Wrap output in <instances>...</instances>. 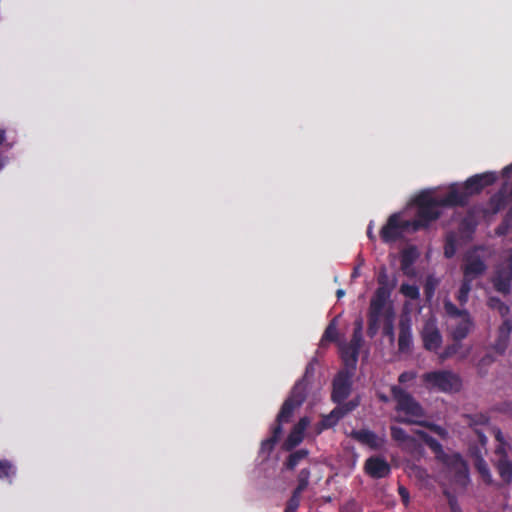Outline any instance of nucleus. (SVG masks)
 Segmentation results:
<instances>
[{"label":"nucleus","mask_w":512,"mask_h":512,"mask_svg":"<svg viewBox=\"0 0 512 512\" xmlns=\"http://www.w3.org/2000/svg\"><path fill=\"white\" fill-rule=\"evenodd\" d=\"M367 236L369 237V239L375 240V236L373 234L372 226L371 225H369V227L367 229Z\"/></svg>","instance_id":"13d9d810"},{"label":"nucleus","mask_w":512,"mask_h":512,"mask_svg":"<svg viewBox=\"0 0 512 512\" xmlns=\"http://www.w3.org/2000/svg\"><path fill=\"white\" fill-rule=\"evenodd\" d=\"M301 493L292 492L291 497L286 503L284 512H296L300 506Z\"/></svg>","instance_id":"58836bf2"},{"label":"nucleus","mask_w":512,"mask_h":512,"mask_svg":"<svg viewBox=\"0 0 512 512\" xmlns=\"http://www.w3.org/2000/svg\"><path fill=\"white\" fill-rule=\"evenodd\" d=\"M444 309H445V312L449 316H452V317H464V316H468V314H469L468 311L460 310L459 308H457V306L449 300H446L444 302Z\"/></svg>","instance_id":"4c0bfd02"},{"label":"nucleus","mask_w":512,"mask_h":512,"mask_svg":"<svg viewBox=\"0 0 512 512\" xmlns=\"http://www.w3.org/2000/svg\"><path fill=\"white\" fill-rule=\"evenodd\" d=\"M391 437L394 441L397 442H406L410 439L409 435L406 433V431L398 426H391L390 427Z\"/></svg>","instance_id":"a19ab883"},{"label":"nucleus","mask_w":512,"mask_h":512,"mask_svg":"<svg viewBox=\"0 0 512 512\" xmlns=\"http://www.w3.org/2000/svg\"><path fill=\"white\" fill-rule=\"evenodd\" d=\"M512 332V322L508 319L504 320L500 327L498 328V335L495 343L493 344L492 348L495 352L498 354H504L506 351L509 340H510V334Z\"/></svg>","instance_id":"6ab92c4d"},{"label":"nucleus","mask_w":512,"mask_h":512,"mask_svg":"<svg viewBox=\"0 0 512 512\" xmlns=\"http://www.w3.org/2000/svg\"><path fill=\"white\" fill-rule=\"evenodd\" d=\"M504 411L512 415V402H507L504 404Z\"/></svg>","instance_id":"4d7b16f0"},{"label":"nucleus","mask_w":512,"mask_h":512,"mask_svg":"<svg viewBox=\"0 0 512 512\" xmlns=\"http://www.w3.org/2000/svg\"><path fill=\"white\" fill-rule=\"evenodd\" d=\"M383 319V329L382 333L385 337L389 338L391 343L395 340L394 333V321H395V312L393 306L389 304V306L385 309L383 315L381 316Z\"/></svg>","instance_id":"4be33fe9"},{"label":"nucleus","mask_w":512,"mask_h":512,"mask_svg":"<svg viewBox=\"0 0 512 512\" xmlns=\"http://www.w3.org/2000/svg\"><path fill=\"white\" fill-rule=\"evenodd\" d=\"M491 282L497 292L503 295L510 294L512 286V255L495 266Z\"/></svg>","instance_id":"6e6552de"},{"label":"nucleus","mask_w":512,"mask_h":512,"mask_svg":"<svg viewBox=\"0 0 512 512\" xmlns=\"http://www.w3.org/2000/svg\"><path fill=\"white\" fill-rule=\"evenodd\" d=\"M340 418H338V414H335V409H333L328 415H325L322 420L321 424L323 428H331L335 426L339 422Z\"/></svg>","instance_id":"37998d69"},{"label":"nucleus","mask_w":512,"mask_h":512,"mask_svg":"<svg viewBox=\"0 0 512 512\" xmlns=\"http://www.w3.org/2000/svg\"><path fill=\"white\" fill-rule=\"evenodd\" d=\"M508 187H509V190H510V196L512 198V181L509 182V186Z\"/></svg>","instance_id":"e2e57ef3"},{"label":"nucleus","mask_w":512,"mask_h":512,"mask_svg":"<svg viewBox=\"0 0 512 512\" xmlns=\"http://www.w3.org/2000/svg\"><path fill=\"white\" fill-rule=\"evenodd\" d=\"M398 494L401 497V500H402L403 504L405 506H407L409 504V501H410V495H409V491L407 490V488H405L404 486L400 485L398 487Z\"/></svg>","instance_id":"3c124183"},{"label":"nucleus","mask_w":512,"mask_h":512,"mask_svg":"<svg viewBox=\"0 0 512 512\" xmlns=\"http://www.w3.org/2000/svg\"><path fill=\"white\" fill-rule=\"evenodd\" d=\"M406 232H412L410 221L403 220L399 213H394L381 228L380 238L384 243H394L401 240Z\"/></svg>","instance_id":"423d86ee"},{"label":"nucleus","mask_w":512,"mask_h":512,"mask_svg":"<svg viewBox=\"0 0 512 512\" xmlns=\"http://www.w3.org/2000/svg\"><path fill=\"white\" fill-rule=\"evenodd\" d=\"M298 407L300 406L296 405L294 402L287 398L281 406V409L276 417V421L285 423L289 422L294 410Z\"/></svg>","instance_id":"a878e982"},{"label":"nucleus","mask_w":512,"mask_h":512,"mask_svg":"<svg viewBox=\"0 0 512 512\" xmlns=\"http://www.w3.org/2000/svg\"><path fill=\"white\" fill-rule=\"evenodd\" d=\"M472 289V281L464 278L461 282L458 294H457V300L461 305H464L468 301L469 293Z\"/></svg>","instance_id":"7c9ffc66"},{"label":"nucleus","mask_w":512,"mask_h":512,"mask_svg":"<svg viewBox=\"0 0 512 512\" xmlns=\"http://www.w3.org/2000/svg\"><path fill=\"white\" fill-rule=\"evenodd\" d=\"M309 455V451L305 448L298 449L287 457L284 462V467L286 470H294L296 466H298L301 461L305 460Z\"/></svg>","instance_id":"b1692460"},{"label":"nucleus","mask_w":512,"mask_h":512,"mask_svg":"<svg viewBox=\"0 0 512 512\" xmlns=\"http://www.w3.org/2000/svg\"><path fill=\"white\" fill-rule=\"evenodd\" d=\"M278 441L268 437L267 439L263 440L261 442V446H260V454L262 455H265L266 457H268L272 451L274 450L276 444H277Z\"/></svg>","instance_id":"79ce46f5"},{"label":"nucleus","mask_w":512,"mask_h":512,"mask_svg":"<svg viewBox=\"0 0 512 512\" xmlns=\"http://www.w3.org/2000/svg\"><path fill=\"white\" fill-rule=\"evenodd\" d=\"M400 292L412 300H417L420 297L419 288L416 285L403 283L400 287Z\"/></svg>","instance_id":"72a5a7b5"},{"label":"nucleus","mask_w":512,"mask_h":512,"mask_svg":"<svg viewBox=\"0 0 512 512\" xmlns=\"http://www.w3.org/2000/svg\"><path fill=\"white\" fill-rule=\"evenodd\" d=\"M420 438L434 451L439 452L442 451V445L439 443L437 439L430 436L425 431H418L417 432Z\"/></svg>","instance_id":"f704fd0d"},{"label":"nucleus","mask_w":512,"mask_h":512,"mask_svg":"<svg viewBox=\"0 0 512 512\" xmlns=\"http://www.w3.org/2000/svg\"><path fill=\"white\" fill-rule=\"evenodd\" d=\"M453 512H460V511H456V510L453 509Z\"/></svg>","instance_id":"0e129e2a"},{"label":"nucleus","mask_w":512,"mask_h":512,"mask_svg":"<svg viewBox=\"0 0 512 512\" xmlns=\"http://www.w3.org/2000/svg\"><path fill=\"white\" fill-rule=\"evenodd\" d=\"M341 512H363V507L360 502L351 498L341 505Z\"/></svg>","instance_id":"ea45409f"},{"label":"nucleus","mask_w":512,"mask_h":512,"mask_svg":"<svg viewBox=\"0 0 512 512\" xmlns=\"http://www.w3.org/2000/svg\"><path fill=\"white\" fill-rule=\"evenodd\" d=\"M473 322L470 315L464 316L463 319L455 326L452 331V338L455 342H461L470 333Z\"/></svg>","instance_id":"5701e85b"},{"label":"nucleus","mask_w":512,"mask_h":512,"mask_svg":"<svg viewBox=\"0 0 512 512\" xmlns=\"http://www.w3.org/2000/svg\"><path fill=\"white\" fill-rule=\"evenodd\" d=\"M476 468L479 472V474L481 475L482 479L487 483V484H491L492 483V476H491V473H490V469L487 465V463L485 462L484 459H479L477 462H476Z\"/></svg>","instance_id":"e433bc0d"},{"label":"nucleus","mask_w":512,"mask_h":512,"mask_svg":"<svg viewBox=\"0 0 512 512\" xmlns=\"http://www.w3.org/2000/svg\"><path fill=\"white\" fill-rule=\"evenodd\" d=\"M417 258H418V252H417L416 247H414V246L405 248L401 252L400 266H401L402 272L406 276H413L415 274L412 266L415 263Z\"/></svg>","instance_id":"412c9836"},{"label":"nucleus","mask_w":512,"mask_h":512,"mask_svg":"<svg viewBox=\"0 0 512 512\" xmlns=\"http://www.w3.org/2000/svg\"><path fill=\"white\" fill-rule=\"evenodd\" d=\"M412 331L409 320L401 319L399 322L398 350L401 353H408L412 347Z\"/></svg>","instance_id":"aec40b11"},{"label":"nucleus","mask_w":512,"mask_h":512,"mask_svg":"<svg viewBox=\"0 0 512 512\" xmlns=\"http://www.w3.org/2000/svg\"><path fill=\"white\" fill-rule=\"evenodd\" d=\"M358 276V269L357 268H354L353 272H352V277L355 278Z\"/></svg>","instance_id":"680f3d73"},{"label":"nucleus","mask_w":512,"mask_h":512,"mask_svg":"<svg viewBox=\"0 0 512 512\" xmlns=\"http://www.w3.org/2000/svg\"><path fill=\"white\" fill-rule=\"evenodd\" d=\"M5 140V131L3 129H0V145L4 142Z\"/></svg>","instance_id":"bf43d9fd"},{"label":"nucleus","mask_w":512,"mask_h":512,"mask_svg":"<svg viewBox=\"0 0 512 512\" xmlns=\"http://www.w3.org/2000/svg\"><path fill=\"white\" fill-rule=\"evenodd\" d=\"M509 224L508 220L505 219L496 229V234L499 236L506 235Z\"/></svg>","instance_id":"864d4df0"},{"label":"nucleus","mask_w":512,"mask_h":512,"mask_svg":"<svg viewBox=\"0 0 512 512\" xmlns=\"http://www.w3.org/2000/svg\"><path fill=\"white\" fill-rule=\"evenodd\" d=\"M509 182L505 181L500 190L489 199V208L492 213H498L512 201L509 190Z\"/></svg>","instance_id":"dca6fc26"},{"label":"nucleus","mask_w":512,"mask_h":512,"mask_svg":"<svg viewBox=\"0 0 512 512\" xmlns=\"http://www.w3.org/2000/svg\"><path fill=\"white\" fill-rule=\"evenodd\" d=\"M391 395L396 401L395 410L403 413L404 417H397L395 420L403 424H420L419 419L425 417L421 404L407 391L400 386L391 387Z\"/></svg>","instance_id":"f03ea898"},{"label":"nucleus","mask_w":512,"mask_h":512,"mask_svg":"<svg viewBox=\"0 0 512 512\" xmlns=\"http://www.w3.org/2000/svg\"><path fill=\"white\" fill-rule=\"evenodd\" d=\"M322 340L336 342L338 340V330L336 326V319L334 318L326 327Z\"/></svg>","instance_id":"473e14b6"},{"label":"nucleus","mask_w":512,"mask_h":512,"mask_svg":"<svg viewBox=\"0 0 512 512\" xmlns=\"http://www.w3.org/2000/svg\"><path fill=\"white\" fill-rule=\"evenodd\" d=\"M284 422H277L272 426L271 428V436L270 438L276 440V441H279L280 439V436L282 434V424Z\"/></svg>","instance_id":"09e8293b"},{"label":"nucleus","mask_w":512,"mask_h":512,"mask_svg":"<svg viewBox=\"0 0 512 512\" xmlns=\"http://www.w3.org/2000/svg\"><path fill=\"white\" fill-rule=\"evenodd\" d=\"M360 405V397L356 396L348 402H342L341 404H337L335 409V414H338V418L342 419L347 414L354 411Z\"/></svg>","instance_id":"393cba45"},{"label":"nucleus","mask_w":512,"mask_h":512,"mask_svg":"<svg viewBox=\"0 0 512 512\" xmlns=\"http://www.w3.org/2000/svg\"><path fill=\"white\" fill-rule=\"evenodd\" d=\"M497 180V175L494 172H485L476 174L468 178L462 187L451 185L449 191L456 192L465 202L457 207H464L468 204L472 195L479 194L484 188L492 185Z\"/></svg>","instance_id":"39448f33"},{"label":"nucleus","mask_w":512,"mask_h":512,"mask_svg":"<svg viewBox=\"0 0 512 512\" xmlns=\"http://www.w3.org/2000/svg\"><path fill=\"white\" fill-rule=\"evenodd\" d=\"M391 292L392 291H390V289L378 287L370 300L367 314V335L370 338H374L379 331L381 316L383 315L385 309L389 306L387 305V302L391 296Z\"/></svg>","instance_id":"7ed1b4c3"},{"label":"nucleus","mask_w":512,"mask_h":512,"mask_svg":"<svg viewBox=\"0 0 512 512\" xmlns=\"http://www.w3.org/2000/svg\"><path fill=\"white\" fill-rule=\"evenodd\" d=\"M352 336H354L355 340L363 339V321L361 318L355 320Z\"/></svg>","instance_id":"de8ad7c7"},{"label":"nucleus","mask_w":512,"mask_h":512,"mask_svg":"<svg viewBox=\"0 0 512 512\" xmlns=\"http://www.w3.org/2000/svg\"><path fill=\"white\" fill-rule=\"evenodd\" d=\"M495 438L499 442L495 450L496 460L494 466L504 485H509L512 482V461L508 458L505 450L504 437L500 429L495 431Z\"/></svg>","instance_id":"1a4fd4ad"},{"label":"nucleus","mask_w":512,"mask_h":512,"mask_svg":"<svg viewBox=\"0 0 512 512\" xmlns=\"http://www.w3.org/2000/svg\"><path fill=\"white\" fill-rule=\"evenodd\" d=\"M488 306L492 309L498 310L501 316H506L510 309L508 305H506L500 298L498 297H490L488 299Z\"/></svg>","instance_id":"2f4dec72"},{"label":"nucleus","mask_w":512,"mask_h":512,"mask_svg":"<svg viewBox=\"0 0 512 512\" xmlns=\"http://www.w3.org/2000/svg\"><path fill=\"white\" fill-rule=\"evenodd\" d=\"M350 436L360 444L366 445L373 450L380 449L384 443L382 438L368 429L353 430Z\"/></svg>","instance_id":"4468645a"},{"label":"nucleus","mask_w":512,"mask_h":512,"mask_svg":"<svg viewBox=\"0 0 512 512\" xmlns=\"http://www.w3.org/2000/svg\"><path fill=\"white\" fill-rule=\"evenodd\" d=\"M13 473L12 465L6 460L0 461V478L9 477Z\"/></svg>","instance_id":"49530a36"},{"label":"nucleus","mask_w":512,"mask_h":512,"mask_svg":"<svg viewBox=\"0 0 512 512\" xmlns=\"http://www.w3.org/2000/svg\"><path fill=\"white\" fill-rule=\"evenodd\" d=\"M495 361V358L491 354L484 355L478 362V369L481 375L484 374L483 368L491 365Z\"/></svg>","instance_id":"a18cd8bd"},{"label":"nucleus","mask_w":512,"mask_h":512,"mask_svg":"<svg viewBox=\"0 0 512 512\" xmlns=\"http://www.w3.org/2000/svg\"><path fill=\"white\" fill-rule=\"evenodd\" d=\"M453 480L460 486H466L469 482V470L466 462L460 455H455L451 463Z\"/></svg>","instance_id":"f3484780"},{"label":"nucleus","mask_w":512,"mask_h":512,"mask_svg":"<svg viewBox=\"0 0 512 512\" xmlns=\"http://www.w3.org/2000/svg\"><path fill=\"white\" fill-rule=\"evenodd\" d=\"M422 380L427 389L444 393L458 392L462 387L461 378L448 370L424 373Z\"/></svg>","instance_id":"20e7f679"},{"label":"nucleus","mask_w":512,"mask_h":512,"mask_svg":"<svg viewBox=\"0 0 512 512\" xmlns=\"http://www.w3.org/2000/svg\"><path fill=\"white\" fill-rule=\"evenodd\" d=\"M424 293L427 296V298H431L434 295V286L430 283H426L424 287Z\"/></svg>","instance_id":"5fc2aeb1"},{"label":"nucleus","mask_w":512,"mask_h":512,"mask_svg":"<svg viewBox=\"0 0 512 512\" xmlns=\"http://www.w3.org/2000/svg\"><path fill=\"white\" fill-rule=\"evenodd\" d=\"M356 370L342 368L332 381L331 400L336 404L344 402L352 391V378Z\"/></svg>","instance_id":"0eeeda50"},{"label":"nucleus","mask_w":512,"mask_h":512,"mask_svg":"<svg viewBox=\"0 0 512 512\" xmlns=\"http://www.w3.org/2000/svg\"><path fill=\"white\" fill-rule=\"evenodd\" d=\"M304 435L292 429L283 443V449L291 451L303 441Z\"/></svg>","instance_id":"c85d7f7f"},{"label":"nucleus","mask_w":512,"mask_h":512,"mask_svg":"<svg viewBox=\"0 0 512 512\" xmlns=\"http://www.w3.org/2000/svg\"><path fill=\"white\" fill-rule=\"evenodd\" d=\"M486 268L485 262L479 256H467L463 267V277L473 281L476 277L484 274Z\"/></svg>","instance_id":"2eb2a0df"},{"label":"nucleus","mask_w":512,"mask_h":512,"mask_svg":"<svg viewBox=\"0 0 512 512\" xmlns=\"http://www.w3.org/2000/svg\"><path fill=\"white\" fill-rule=\"evenodd\" d=\"M416 378V373L413 372V371H405L403 373H401L398 377V381L399 383L401 384H404V383H407L409 381H412L413 379Z\"/></svg>","instance_id":"8fccbe9b"},{"label":"nucleus","mask_w":512,"mask_h":512,"mask_svg":"<svg viewBox=\"0 0 512 512\" xmlns=\"http://www.w3.org/2000/svg\"><path fill=\"white\" fill-rule=\"evenodd\" d=\"M465 202L456 192L448 191L443 197H434L428 192H422L415 199L416 213L412 220V232L428 228L440 215L442 207H457Z\"/></svg>","instance_id":"f257e3e1"},{"label":"nucleus","mask_w":512,"mask_h":512,"mask_svg":"<svg viewBox=\"0 0 512 512\" xmlns=\"http://www.w3.org/2000/svg\"><path fill=\"white\" fill-rule=\"evenodd\" d=\"M363 342L364 339L355 340L354 336H352L349 343L340 344V357L344 368L356 370L359 352Z\"/></svg>","instance_id":"9d476101"},{"label":"nucleus","mask_w":512,"mask_h":512,"mask_svg":"<svg viewBox=\"0 0 512 512\" xmlns=\"http://www.w3.org/2000/svg\"><path fill=\"white\" fill-rule=\"evenodd\" d=\"M364 471L373 479H381L389 476L391 467L384 458L371 456L365 461Z\"/></svg>","instance_id":"f8f14e48"},{"label":"nucleus","mask_w":512,"mask_h":512,"mask_svg":"<svg viewBox=\"0 0 512 512\" xmlns=\"http://www.w3.org/2000/svg\"><path fill=\"white\" fill-rule=\"evenodd\" d=\"M477 223L472 217L463 218L458 226L461 236L470 239L476 230Z\"/></svg>","instance_id":"bb28decb"},{"label":"nucleus","mask_w":512,"mask_h":512,"mask_svg":"<svg viewBox=\"0 0 512 512\" xmlns=\"http://www.w3.org/2000/svg\"><path fill=\"white\" fill-rule=\"evenodd\" d=\"M423 347L428 351H436L442 344V335L433 323H426L421 332Z\"/></svg>","instance_id":"ddd939ff"},{"label":"nucleus","mask_w":512,"mask_h":512,"mask_svg":"<svg viewBox=\"0 0 512 512\" xmlns=\"http://www.w3.org/2000/svg\"><path fill=\"white\" fill-rule=\"evenodd\" d=\"M512 172V164L511 165H508L506 166L504 169H503V176L504 177H509V174Z\"/></svg>","instance_id":"6e6d98bb"},{"label":"nucleus","mask_w":512,"mask_h":512,"mask_svg":"<svg viewBox=\"0 0 512 512\" xmlns=\"http://www.w3.org/2000/svg\"><path fill=\"white\" fill-rule=\"evenodd\" d=\"M308 424L309 420L306 417H304L298 421V423L293 427V429L304 435V431Z\"/></svg>","instance_id":"603ef678"},{"label":"nucleus","mask_w":512,"mask_h":512,"mask_svg":"<svg viewBox=\"0 0 512 512\" xmlns=\"http://www.w3.org/2000/svg\"><path fill=\"white\" fill-rule=\"evenodd\" d=\"M463 423L467 424L476 434L479 443L485 446L487 437L485 431L488 429L489 417L484 413L464 414Z\"/></svg>","instance_id":"9b49d317"},{"label":"nucleus","mask_w":512,"mask_h":512,"mask_svg":"<svg viewBox=\"0 0 512 512\" xmlns=\"http://www.w3.org/2000/svg\"><path fill=\"white\" fill-rule=\"evenodd\" d=\"M308 373L309 368L307 367L304 376L294 384L288 396L289 400H291L292 402L299 406H301L305 402L307 397V391L309 386Z\"/></svg>","instance_id":"a211bd4d"},{"label":"nucleus","mask_w":512,"mask_h":512,"mask_svg":"<svg viewBox=\"0 0 512 512\" xmlns=\"http://www.w3.org/2000/svg\"><path fill=\"white\" fill-rule=\"evenodd\" d=\"M457 250V240L453 232L447 234L444 244V256L448 259L452 258Z\"/></svg>","instance_id":"c756f323"},{"label":"nucleus","mask_w":512,"mask_h":512,"mask_svg":"<svg viewBox=\"0 0 512 512\" xmlns=\"http://www.w3.org/2000/svg\"><path fill=\"white\" fill-rule=\"evenodd\" d=\"M460 348H461V344H460V342H455V343H453V344H451V345H448V346L444 349V351L442 352V354H441L440 358H441L442 360H445V359H447V358H450V357H452L453 355H455V354L458 352V350H459Z\"/></svg>","instance_id":"c03bdc74"},{"label":"nucleus","mask_w":512,"mask_h":512,"mask_svg":"<svg viewBox=\"0 0 512 512\" xmlns=\"http://www.w3.org/2000/svg\"><path fill=\"white\" fill-rule=\"evenodd\" d=\"M310 476L311 472L309 468L301 469L297 475V486L293 491L302 494L309 485Z\"/></svg>","instance_id":"cd10ccee"},{"label":"nucleus","mask_w":512,"mask_h":512,"mask_svg":"<svg viewBox=\"0 0 512 512\" xmlns=\"http://www.w3.org/2000/svg\"><path fill=\"white\" fill-rule=\"evenodd\" d=\"M377 283L378 287H384L390 289V291H392L396 285L395 281L393 283L389 282V276L385 267H381L377 276Z\"/></svg>","instance_id":"c9c22d12"},{"label":"nucleus","mask_w":512,"mask_h":512,"mask_svg":"<svg viewBox=\"0 0 512 512\" xmlns=\"http://www.w3.org/2000/svg\"><path fill=\"white\" fill-rule=\"evenodd\" d=\"M345 294V291L342 289H338L336 292L337 298L340 299Z\"/></svg>","instance_id":"052dcab7"}]
</instances>
